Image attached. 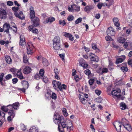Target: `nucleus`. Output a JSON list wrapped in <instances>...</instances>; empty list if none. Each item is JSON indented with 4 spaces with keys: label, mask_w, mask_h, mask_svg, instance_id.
<instances>
[{
    "label": "nucleus",
    "mask_w": 132,
    "mask_h": 132,
    "mask_svg": "<svg viewBox=\"0 0 132 132\" xmlns=\"http://www.w3.org/2000/svg\"><path fill=\"white\" fill-rule=\"evenodd\" d=\"M52 83L54 88L56 90H57L58 89L60 91H62L63 89H67V86L64 84H62L60 82L54 80Z\"/></svg>",
    "instance_id": "nucleus-1"
},
{
    "label": "nucleus",
    "mask_w": 132,
    "mask_h": 132,
    "mask_svg": "<svg viewBox=\"0 0 132 132\" xmlns=\"http://www.w3.org/2000/svg\"><path fill=\"white\" fill-rule=\"evenodd\" d=\"M19 8L18 7L14 6L12 7V10L14 12V14L16 17L21 20L24 19L25 16L23 14V12L20 11L19 13L17 12Z\"/></svg>",
    "instance_id": "nucleus-2"
},
{
    "label": "nucleus",
    "mask_w": 132,
    "mask_h": 132,
    "mask_svg": "<svg viewBox=\"0 0 132 132\" xmlns=\"http://www.w3.org/2000/svg\"><path fill=\"white\" fill-rule=\"evenodd\" d=\"M62 119H64V118L63 117L60 116L59 114L56 113L54 114L53 118V121L54 123L57 125L60 124L61 120Z\"/></svg>",
    "instance_id": "nucleus-3"
},
{
    "label": "nucleus",
    "mask_w": 132,
    "mask_h": 132,
    "mask_svg": "<svg viewBox=\"0 0 132 132\" xmlns=\"http://www.w3.org/2000/svg\"><path fill=\"white\" fill-rule=\"evenodd\" d=\"M121 92V90L120 89L117 88L116 89L112 91L111 94L109 93L108 94L109 95H111V94L114 98H119L121 96L120 94Z\"/></svg>",
    "instance_id": "nucleus-4"
},
{
    "label": "nucleus",
    "mask_w": 132,
    "mask_h": 132,
    "mask_svg": "<svg viewBox=\"0 0 132 132\" xmlns=\"http://www.w3.org/2000/svg\"><path fill=\"white\" fill-rule=\"evenodd\" d=\"M27 45V54L28 55L32 54L34 52V50H35L34 47L30 43H28Z\"/></svg>",
    "instance_id": "nucleus-5"
},
{
    "label": "nucleus",
    "mask_w": 132,
    "mask_h": 132,
    "mask_svg": "<svg viewBox=\"0 0 132 132\" xmlns=\"http://www.w3.org/2000/svg\"><path fill=\"white\" fill-rule=\"evenodd\" d=\"M7 13L5 10L0 8V18L1 19H5L6 18Z\"/></svg>",
    "instance_id": "nucleus-6"
},
{
    "label": "nucleus",
    "mask_w": 132,
    "mask_h": 132,
    "mask_svg": "<svg viewBox=\"0 0 132 132\" xmlns=\"http://www.w3.org/2000/svg\"><path fill=\"white\" fill-rule=\"evenodd\" d=\"M113 125L115 128L116 130L118 132H120L121 130V122L116 121L113 123Z\"/></svg>",
    "instance_id": "nucleus-7"
},
{
    "label": "nucleus",
    "mask_w": 132,
    "mask_h": 132,
    "mask_svg": "<svg viewBox=\"0 0 132 132\" xmlns=\"http://www.w3.org/2000/svg\"><path fill=\"white\" fill-rule=\"evenodd\" d=\"M106 33L108 35L111 36H114L116 34L114 29L111 27H109L106 30Z\"/></svg>",
    "instance_id": "nucleus-8"
},
{
    "label": "nucleus",
    "mask_w": 132,
    "mask_h": 132,
    "mask_svg": "<svg viewBox=\"0 0 132 132\" xmlns=\"http://www.w3.org/2000/svg\"><path fill=\"white\" fill-rule=\"evenodd\" d=\"M89 58L90 61L97 62L99 60L98 57L94 54L91 53L89 55Z\"/></svg>",
    "instance_id": "nucleus-9"
},
{
    "label": "nucleus",
    "mask_w": 132,
    "mask_h": 132,
    "mask_svg": "<svg viewBox=\"0 0 132 132\" xmlns=\"http://www.w3.org/2000/svg\"><path fill=\"white\" fill-rule=\"evenodd\" d=\"M20 45L22 46H24L26 45V42H25V39L23 35H21L20 37Z\"/></svg>",
    "instance_id": "nucleus-10"
},
{
    "label": "nucleus",
    "mask_w": 132,
    "mask_h": 132,
    "mask_svg": "<svg viewBox=\"0 0 132 132\" xmlns=\"http://www.w3.org/2000/svg\"><path fill=\"white\" fill-rule=\"evenodd\" d=\"M63 36L67 38H69V40L71 41H73L74 40L73 36L70 34L66 32L63 33Z\"/></svg>",
    "instance_id": "nucleus-11"
},
{
    "label": "nucleus",
    "mask_w": 132,
    "mask_h": 132,
    "mask_svg": "<svg viewBox=\"0 0 132 132\" xmlns=\"http://www.w3.org/2000/svg\"><path fill=\"white\" fill-rule=\"evenodd\" d=\"M31 70V68L28 66H25L23 70V72L24 74L27 75L29 74Z\"/></svg>",
    "instance_id": "nucleus-12"
},
{
    "label": "nucleus",
    "mask_w": 132,
    "mask_h": 132,
    "mask_svg": "<svg viewBox=\"0 0 132 132\" xmlns=\"http://www.w3.org/2000/svg\"><path fill=\"white\" fill-rule=\"evenodd\" d=\"M33 25L35 27H37L39 25V18L37 17H35L32 20Z\"/></svg>",
    "instance_id": "nucleus-13"
},
{
    "label": "nucleus",
    "mask_w": 132,
    "mask_h": 132,
    "mask_svg": "<svg viewBox=\"0 0 132 132\" xmlns=\"http://www.w3.org/2000/svg\"><path fill=\"white\" fill-rule=\"evenodd\" d=\"M80 64L83 67L84 69L86 68L88 66V64L85 62V60L82 59H81L79 61Z\"/></svg>",
    "instance_id": "nucleus-14"
},
{
    "label": "nucleus",
    "mask_w": 132,
    "mask_h": 132,
    "mask_svg": "<svg viewBox=\"0 0 132 132\" xmlns=\"http://www.w3.org/2000/svg\"><path fill=\"white\" fill-rule=\"evenodd\" d=\"M30 9H32V10H30V18L32 20L35 17V13L34 10V8L32 6H31Z\"/></svg>",
    "instance_id": "nucleus-15"
},
{
    "label": "nucleus",
    "mask_w": 132,
    "mask_h": 132,
    "mask_svg": "<svg viewBox=\"0 0 132 132\" xmlns=\"http://www.w3.org/2000/svg\"><path fill=\"white\" fill-rule=\"evenodd\" d=\"M29 30V31H32L33 33L36 34L38 33L37 29L33 27L32 25L29 26L28 27Z\"/></svg>",
    "instance_id": "nucleus-16"
},
{
    "label": "nucleus",
    "mask_w": 132,
    "mask_h": 132,
    "mask_svg": "<svg viewBox=\"0 0 132 132\" xmlns=\"http://www.w3.org/2000/svg\"><path fill=\"white\" fill-rule=\"evenodd\" d=\"M21 70L20 69H19L17 72L16 75L17 77L20 79L22 80L24 79L25 78L24 77L22 74V73L21 71Z\"/></svg>",
    "instance_id": "nucleus-17"
},
{
    "label": "nucleus",
    "mask_w": 132,
    "mask_h": 132,
    "mask_svg": "<svg viewBox=\"0 0 132 132\" xmlns=\"http://www.w3.org/2000/svg\"><path fill=\"white\" fill-rule=\"evenodd\" d=\"M121 58H118L117 59L116 62V64H118L123 62L126 58V57L125 55H122L121 56Z\"/></svg>",
    "instance_id": "nucleus-18"
},
{
    "label": "nucleus",
    "mask_w": 132,
    "mask_h": 132,
    "mask_svg": "<svg viewBox=\"0 0 132 132\" xmlns=\"http://www.w3.org/2000/svg\"><path fill=\"white\" fill-rule=\"evenodd\" d=\"M53 44L60 43L61 40L60 37L58 36H55L53 40Z\"/></svg>",
    "instance_id": "nucleus-19"
},
{
    "label": "nucleus",
    "mask_w": 132,
    "mask_h": 132,
    "mask_svg": "<svg viewBox=\"0 0 132 132\" xmlns=\"http://www.w3.org/2000/svg\"><path fill=\"white\" fill-rule=\"evenodd\" d=\"M20 105L18 102L15 103L13 104L12 105H9V106H10L11 108H13L14 109H17L19 108Z\"/></svg>",
    "instance_id": "nucleus-20"
},
{
    "label": "nucleus",
    "mask_w": 132,
    "mask_h": 132,
    "mask_svg": "<svg viewBox=\"0 0 132 132\" xmlns=\"http://www.w3.org/2000/svg\"><path fill=\"white\" fill-rule=\"evenodd\" d=\"M53 48L55 50H62L61 48V43H59L58 44H53Z\"/></svg>",
    "instance_id": "nucleus-21"
},
{
    "label": "nucleus",
    "mask_w": 132,
    "mask_h": 132,
    "mask_svg": "<svg viewBox=\"0 0 132 132\" xmlns=\"http://www.w3.org/2000/svg\"><path fill=\"white\" fill-rule=\"evenodd\" d=\"M114 25L117 27L119 26L120 25V23L119 22V20L117 18H114L113 19Z\"/></svg>",
    "instance_id": "nucleus-22"
},
{
    "label": "nucleus",
    "mask_w": 132,
    "mask_h": 132,
    "mask_svg": "<svg viewBox=\"0 0 132 132\" xmlns=\"http://www.w3.org/2000/svg\"><path fill=\"white\" fill-rule=\"evenodd\" d=\"M94 8V7L92 5L87 6H86L84 10L85 11L87 12H88L89 11L91 10Z\"/></svg>",
    "instance_id": "nucleus-23"
},
{
    "label": "nucleus",
    "mask_w": 132,
    "mask_h": 132,
    "mask_svg": "<svg viewBox=\"0 0 132 132\" xmlns=\"http://www.w3.org/2000/svg\"><path fill=\"white\" fill-rule=\"evenodd\" d=\"M54 72L55 73V77L57 80H59L60 77L59 76V71L57 68L55 69L54 70Z\"/></svg>",
    "instance_id": "nucleus-24"
},
{
    "label": "nucleus",
    "mask_w": 132,
    "mask_h": 132,
    "mask_svg": "<svg viewBox=\"0 0 132 132\" xmlns=\"http://www.w3.org/2000/svg\"><path fill=\"white\" fill-rule=\"evenodd\" d=\"M55 18L51 16L49 17L45 21L47 23L50 22V23H51L52 22L55 21Z\"/></svg>",
    "instance_id": "nucleus-25"
},
{
    "label": "nucleus",
    "mask_w": 132,
    "mask_h": 132,
    "mask_svg": "<svg viewBox=\"0 0 132 132\" xmlns=\"http://www.w3.org/2000/svg\"><path fill=\"white\" fill-rule=\"evenodd\" d=\"M23 87L26 89H27L29 86V85L28 82L25 80H23L22 82Z\"/></svg>",
    "instance_id": "nucleus-26"
},
{
    "label": "nucleus",
    "mask_w": 132,
    "mask_h": 132,
    "mask_svg": "<svg viewBox=\"0 0 132 132\" xmlns=\"http://www.w3.org/2000/svg\"><path fill=\"white\" fill-rule=\"evenodd\" d=\"M60 124L61 125V127H62L63 128H65L67 127V124H65V121L64 119H62L61 120V122H60Z\"/></svg>",
    "instance_id": "nucleus-27"
},
{
    "label": "nucleus",
    "mask_w": 132,
    "mask_h": 132,
    "mask_svg": "<svg viewBox=\"0 0 132 132\" xmlns=\"http://www.w3.org/2000/svg\"><path fill=\"white\" fill-rule=\"evenodd\" d=\"M42 60L43 64L44 66L46 67L49 65V63L48 60L44 57L43 58Z\"/></svg>",
    "instance_id": "nucleus-28"
},
{
    "label": "nucleus",
    "mask_w": 132,
    "mask_h": 132,
    "mask_svg": "<svg viewBox=\"0 0 132 132\" xmlns=\"http://www.w3.org/2000/svg\"><path fill=\"white\" fill-rule=\"evenodd\" d=\"M5 61L8 64L11 63L12 62V60L10 56L6 55L5 57Z\"/></svg>",
    "instance_id": "nucleus-29"
},
{
    "label": "nucleus",
    "mask_w": 132,
    "mask_h": 132,
    "mask_svg": "<svg viewBox=\"0 0 132 132\" xmlns=\"http://www.w3.org/2000/svg\"><path fill=\"white\" fill-rule=\"evenodd\" d=\"M117 41L118 42L120 43H123L126 40L123 37H119L117 39Z\"/></svg>",
    "instance_id": "nucleus-30"
},
{
    "label": "nucleus",
    "mask_w": 132,
    "mask_h": 132,
    "mask_svg": "<svg viewBox=\"0 0 132 132\" xmlns=\"http://www.w3.org/2000/svg\"><path fill=\"white\" fill-rule=\"evenodd\" d=\"M121 123L122 125L123 126H124L125 125L129 123L128 121L125 118H123L122 119Z\"/></svg>",
    "instance_id": "nucleus-31"
},
{
    "label": "nucleus",
    "mask_w": 132,
    "mask_h": 132,
    "mask_svg": "<svg viewBox=\"0 0 132 132\" xmlns=\"http://www.w3.org/2000/svg\"><path fill=\"white\" fill-rule=\"evenodd\" d=\"M121 109L122 110L125 109L127 107V106L123 102L121 103L120 105Z\"/></svg>",
    "instance_id": "nucleus-32"
},
{
    "label": "nucleus",
    "mask_w": 132,
    "mask_h": 132,
    "mask_svg": "<svg viewBox=\"0 0 132 132\" xmlns=\"http://www.w3.org/2000/svg\"><path fill=\"white\" fill-rule=\"evenodd\" d=\"M108 68L110 70H111L113 69L114 68L113 66V63L112 61H109V63L108 66Z\"/></svg>",
    "instance_id": "nucleus-33"
},
{
    "label": "nucleus",
    "mask_w": 132,
    "mask_h": 132,
    "mask_svg": "<svg viewBox=\"0 0 132 132\" xmlns=\"http://www.w3.org/2000/svg\"><path fill=\"white\" fill-rule=\"evenodd\" d=\"M38 130L35 126L32 127L30 129V132H38Z\"/></svg>",
    "instance_id": "nucleus-34"
},
{
    "label": "nucleus",
    "mask_w": 132,
    "mask_h": 132,
    "mask_svg": "<svg viewBox=\"0 0 132 132\" xmlns=\"http://www.w3.org/2000/svg\"><path fill=\"white\" fill-rule=\"evenodd\" d=\"M123 126L128 131H130L131 130V126L129 123Z\"/></svg>",
    "instance_id": "nucleus-35"
},
{
    "label": "nucleus",
    "mask_w": 132,
    "mask_h": 132,
    "mask_svg": "<svg viewBox=\"0 0 132 132\" xmlns=\"http://www.w3.org/2000/svg\"><path fill=\"white\" fill-rule=\"evenodd\" d=\"M1 109L3 111L6 112H8L9 109L8 107H7V106H3L1 108Z\"/></svg>",
    "instance_id": "nucleus-36"
},
{
    "label": "nucleus",
    "mask_w": 132,
    "mask_h": 132,
    "mask_svg": "<svg viewBox=\"0 0 132 132\" xmlns=\"http://www.w3.org/2000/svg\"><path fill=\"white\" fill-rule=\"evenodd\" d=\"M8 114L9 116H13L14 117L15 116V114L14 112V111L13 110H9L8 112Z\"/></svg>",
    "instance_id": "nucleus-37"
},
{
    "label": "nucleus",
    "mask_w": 132,
    "mask_h": 132,
    "mask_svg": "<svg viewBox=\"0 0 132 132\" xmlns=\"http://www.w3.org/2000/svg\"><path fill=\"white\" fill-rule=\"evenodd\" d=\"M111 36L109 35H108L105 37V39L107 41H113V39L111 37Z\"/></svg>",
    "instance_id": "nucleus-38"
},
{
    "label": "nucleus",
    "mask_w": 132,
    "mask_h": 132,
    "mask_svg": "<svg viewBox=\"0 0 132 132\" xmlns=\"http://www.w3.org/2000/svg\"><path fill=\"white\" fill-rule=\"evenodd\" d=\"M4 73H2L0 75V82L1 85H3V84L2 82L3 78L4 77Z\"/></svg>",
    "instance_id": "nucleus-39"
},
{
    "label": "nucleus",
    "mask_w": 132,
    "mask_h": 132,
    "mask_svg": "<svg viewBox=\"0 0 132 132\" xmlns=\"http://www.w3.org/2000/svg\"><path fill=\"white\" fill-rule=\"evenodd\" d=\"M58 125V129L59 132H64V128H63V127H61V126L60 125V124H59Z\"/></svg>",
    "instance_id": "nucleus-40"
},
{
    "label": "nucleus",
    "mask_w": 132,
    "mask_h": 132,
    "mask_svg": "<svg viewBox=\"0 0 132 132\" xmlns=\"http://www.w3.org/2000/svg\"><path fill=\"white\" fill-rule=\"evenodd\" d=\"M73 5H71V7L70 6L68 7V9L69 11L72 12L75 11V7H73Z\"/></svg>",
    "instance_id": "nucleus-41"
},
{
    "label": "nucleus",
    "mask_w": 132,
    "mask_h": 132,
    "mask_svg": "<svg viewBox=\"0 0 132 132\" xmlns=\"http://www.w3.org/2000/svg\"><path fill=\"white\" fill-rule=\"evenodd\" d=\"M59 23L60 24L62 25L63 26H64L66 24V22L64 20H59Z\"/></svg>",
    "instance_id": "nucleus-42"
},
{
    "label": "nucleus",
    "mask_w": 132,
    "mask_h": 132,
    "mask_svg": "<svg viewBox=\"0 0 132 132\" xmlns=\"http://www.w3.org/2000/svg\"><path fill=\"white\" fill-rule=\"evenodd\" d=\"M120 69L122 71L124 72H127L128 70L127 67L122 66L121 67Z\"/></svg>",
    "instance_id": "nucleus-43"
},
{
    "label": "nucleus",
    "mask_w": 132,
    "mask_h": 132,
    "mask_svg": "<svg viewBox=\"0 0 132 132\" xmlns=\"http://www.w3.org/2000/svg\"><path fill=\"white\" fill-rule=\"evenodd\" d=\"M10 71L13 74H15L18 71V69L15 68H11L10 69Z\"/></svg>",
    "instance_id": "nucleus-44"
},
{
    "label": "nucleus",
    "mask_w": 132,
    "mask_h": 132,
    "mask_svg": "<svg viewBox=\"0 0 132 132\" xmlns=\"http://www.w3.org/2000/svg\"><path fill=\"white\" fill-rule=\"evenodd\" d=\"M108 71V69L107 68H103L102 69L101 75H102L104 73H107Z\"/></svg>",
    "instance_id": "nucleus-45"
},
{
    "label": "nucleus",
    "mask_w": 132,
    "mask_h": 132,
    "mask_svg": "<svg viewBox=\"0 0 132 132\" xmlns=\"http://www.w3.org/2000/svg\"><path fill=\"white\" fill-rule=\"evenodd\" d=\"M85 74L86 75L89 76L91 73V72L90 70L88 69H87L84 71Z\"/></svg>",
    "instance_id": "nucleus-46"
},
{
    "label": "nucleus",
    "mask_w": 132,
    "mask_h": 132,
    "mask_svg": "<svg viewBox=\"0 0 132 132\" xmlns=\"http://www.w3.org/2000/svg\"><path fill=\"white\" fill-rule=\"evenodd\" d=\"M82 20V19L81 18H79L75 21V23L76 24H78L81 22Z\"/></svg>",
    "instance_id": "nucleus-47"
},
{
    "label": "nucleus",
    "mask_w": 132,
    "mask_h": 132,
    "mask_svg": "<svg viewBox=\"0 0 132 132\" xmlns=\"http://www.w3.org/2000/svg\"><path fill=\"white\" fill-rule=\"evenodd\" d=\"M73 6H75V11L78 12L80 11V7L76 5L75 4H73Z\"/></svg>",
    "instance_id": "nucleus-48"
},
{
    "label": "nucleus",
    "mask_w": 132,
    "mask_h": 132,
    "mask_svg": "<svg viewBox=\"0 0 132 132\" xmlns=\"http://www.w3.org/2000/svg\"><path fill=\"white\" fill-rule=\"evenodd\" d=\"M104 6L105 5H104V4L102 3H99L97 5V7L99 9H101L102 6Z\"/></svg>",
    "instance_id": "nucleus-49"
},
{
    "label": "nucleus",
    "mask_w": 132,
    "mask_h": 132,
    "mask_svg": "<svg viewBox=\"0 0 132 132\" xmlns=\"http://www.w3.org/2000/svg\"><path fill=\"white\" fill-rule=\"evenodd\" d=\"M10 29L13 31L14 33H15L17 32V29L16 27L13 26L12 27L10 28Z\"/></svg>",
    "instance_id": "nucleus-50"
},
{
    "label": "nucleus",
    "mask_w": 132,
    "mask_h": 132,
    "mask_svg": "<svg viewBox=\"0 0 132 132\" xmlns=\"http://www.w3.org/2000/svg\"><path fill=\"white\" fill-rule=\"evenodd\" d=\"M74 16L72 15H69L67 18V20L69 21H71L74 19Z\"/></svg>",
    "instance_id": "nucleus-51"
},
{
    "label": "nucleus",
    "mask_w": 132,
    "mask_h": 132,
    "mask_svg": "<svg viewBox=\"0 0 132 132\" xmlns=\"http://www.w3.org/2000/svg\"><path fill=\"white\" fill-rule=\"evenodd\" d=\"M74 78L76 82H77L79 80L81 79V78H79V76L77 75L75 76Z\"/></svg>",
    "instance_id": "nucleus-52"
},
{
    "label": "nucleus",
    "mask_w": 132,
    "mask_h": 132,
    "mask_svg": "<svg viewBox=\"0 0 132 132\" xmlns=\"http://www.w3.org/2000/svg\"><path fill=\"white\" fill-rule=\"evenodd\" d=\"M43 81L45 83H47L48 82V78L45 77H44L42 78Z\"/></svg>",
    "instance_id": "nucleus-53"
},
{
    "label": "nucleus",
    "mask_w": 132,
    "mask_h": 132,
    "mask_svg": "<svg viewBox=\"0 0 132 132\" xmlns=\"http://www.w3.org/2000/svg\"><path fill=\"white\" fill-rule=\"evenodd\" d=\"M23 62L25 63H27L28 62L27 56L24 54L23 56Z\"/></svg>",
    "instance_id": "nucleus-54"
},
{
    "label": "nucleus",
    "mask_w": 132,
    "mask_h": 132,
    "mask_svg": "<svg viewBox=\"0 0 132 132\" xmlns=\"http://www.w3.org/2000/svg\"><path fill=\"white\" fill-rule=\"evenodd\" d=\"M62 111L63 114L65 116L67 117L68 116V114L66 111V109L65 108H63V110H62Z\"/></svg>",
    "instance_id": "nucleus-55"
},
{
    "label": "nucleus",
    "mask_w": 132,
    "mask_h": 132,
    "mask_svg": "<svg viewBox=\"0 0 132 132\" xmlns=\"http://www.w3.org/2000/svg\"><path fill=\"white\" fill-rule=\"evenodd\" d=\"M51 97L52 99L55 100L57 98L56 95L54 93H53Z\"/></svg>",
    "instance_id": "nucleus-56"
},
{
    "label": "nucleus",
    "mask_w": 132,
    "mask_h": 132,
    "mask_svg": "<svg viewBox=\"0 0 132 132\" xmlns=\"http://www.w3.org/2000/svg\"><path fill=\"white\" fill-rule=\"evenodd\" d=\"M44 71L43 69H41L40 70L39 73L41 76L43 77L44 75Z\"/></svg>",
    "instance_id": "nucleus-57"
},
{
    "label": "nucleus",
    "mask_w": 132,
    "mask_h": 132,
    "mask_svg": "<svg viewBox=\"0 0 132 132\" xmlns=\"http://www.w3.org/2000/svg\"><path fill=\"white\" fill-rule=\"evenodd\" d=\"M12 77V75L10 74H9L6 75L5 77V79L7 80H9Z\"/></svg>",
    "instance_id": "nucleus-58"
},
{
    "label": "nucleus",
    "mask_w": 132,
    "mask_h": 132,
    "mask_svg": "<svg viewBox=\"0 0 132 132\" xmlns=\"http://www.w3.org/2000/svg\"><path fill=\"white\" fill-rule=\"evenodd\" d=\"M92 48L93 49L96 50L97 48L96 44L95 43H92Z\"/></svg>",
    "instance_id": "nucleus-59"
},
{
    "label": "nucleus",
    "mask_w": 132,
    "mask_h": 132,
    "mask_svg": "<svg viewBox=\"0 0 132 132\" xmlns=\"http://www.w3.org/2000/svg\"><path fill=\"white\" fill-rule=\"evenodd\" d=\"M95 93L98 95H100L101 93V90H95Z\"/></svg>",
    "instance_id": "nucleus-60"
},
{
    "label": "nucleus",
    "mask_w": 132,
    "mask_h": 132,
    "mask_svg": "<svg viewBox=\"0 0 132 132\" xmlns=\"http://www.w3.org/2000/svg\"><path fill=\"white\" fill-rule=\"evenodd\" d=\"M7 5L9 6H12L13 4V2L11 1H8L7 2Z\"/></svg>",
    "instance_id": "nucleus-61"
},
{
    "label": "nucleus",
    "mask_w": 132,
    "mask_h": 132,
    "mask_svg": "<svg viewBox=\"0 0 132 132\" xmlns=\"http://www.w3.org/2000/svg\"><path fill=\"white\" fill-rule=\"evenodd\" d=\"M18 80L16 78H14L12 80V82L13 84H16L18 81Z\"/></svg>",
    "instance_id": "nucleus-62"
},
{
    "label": "nucleus",
    "mask_w": 132,
    "mask_h": 132,
    "mask_svg": "<svg viewBox=\"0 0 132 132\" xmlns=\"http://www.w3.org/2000/svg\"><path fill=\"white\" fill-rule=\"evenodd\" d=\"M102 99L101 97H98L96 99V101L98 103H101L102 101Z\"/></svg>",
    "instance_id": "nucleus-63"
},
{
    "label": "nucleus",
    "mask_w": 132,
    "mask_h": 132,
    "mask_svg": "<svg viewBox=\"0 0 132 132\" xmlns=\"http://www.w3.org/2000/svg\"><path fill=\"white\" fill-rule=\"evenodd\" d=\"M94 81V80L93 79H90L89 81V83L90 85L93 84Z\"/></svg>",
    "instance_id": "nucleus-64"
}]
</instances>
